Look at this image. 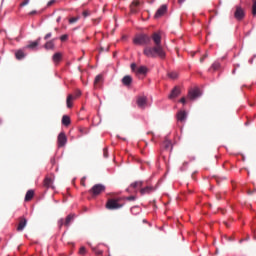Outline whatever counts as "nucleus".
Returning a JSON list of instances; mask_svg holds the SVG:
<instances>
[{
  "label": "nucleus",
  "mask_w": 256,
  "mask_h": 256,
  "mask_svg": "<svg viewBox=\"0 0 256 256\" xmlns=\"http://www.w3.org/2000/svg\"><path fill=\"white\" fill-rule=\"evenodd\" d=\"M152 40L155 44L153 47H145L143 53L146 57H151L155 59V57H159L160 59H165L167 54L165 53V49L161 45V35L157 32L152 34Z\"/></svg>",
  "instance_id": "obj_1"
},
{
  "label": "nucleus",
  "mask_w": 256,
  "mask_h": 256,
  "mask_svg": "<svg viewBox=\"0 0 256 256\" xmlns=\"http://www.w3.org/2000/svg\"><path fill=\"white\" fill-rule=\"evenodd\" d=\"M122 198H110L106 202V209L109 211H115L117 209H121L123 207V204L121 203Z\"/></svg>",
  "instance_id": "obj_2"
},
{
  "label": "nucleus",
  "mask_w": 256,
  "mask_h": 256,
  "mask_svg": "<svg viewBox=\"0 0 256 256\" xmlns=\"http://www.w3.org/2000/svg\"><path fill=\"white\" fill-rule=\"evenodd\" d=\"M133 43L134 45H149V43H151V37L141 34L133 39Z\"/></svg>",
  "instance_id": "obj_3"
},
{
  "label": "nucleus",
  "mask_w": 256,
  "mask_h": 256,
  "mask_svg": "<svg viewBox=\"0 0 256 256\" xmlns=\"http://www.w3.org/2000/svg\"><path fill=\"white\" fill-rule=\"evenodd\" d=\"M81 97V90H76L74 94H69L66 98V105L68 109L73 107V102Z\"/></svg>",
  "instance_id": "obj_4"
},
{
  "label": "nucleus",
  "mask_w": 256,
  "mask_h": 256,
  "mask_svg": "<svg viewBox=\"0 0 256 256\" xmlns=\"http://www.w3.org/2000/svg\"><path fill=\"white\" fill-rule=\"evenodd\" d=\"M89 193L92 195V197H97L101 195V193H105V185L96 184L89 190Z\"/></svg>",
  "instance_id": "obj_5"
},
{
  "label": "nucleus",
  "mask_w": 256,
  "mask_h": 256,
  "mask_svg": "<svg viewBox=\"0 0 256 256\" xmlns=\"http://www.w3.org/2000/svg\"><path fill=\"white\" fill-rule=\"evenodd\" d=\"M131 69L134 73H136V75H147L149 69L147 68V66H140L137 68V64L132 63L131 64Z\"/></svg>",
  "instance_id": "obj_6"
},
{
  "label": "nucleus",
  "mask_w": 256,
  "mask_h": 256,
  "mask_svg": "<svg viewBox=\"0 0 256 256\" xmlns=\"http://www.w3.org/2000/svg\"><path fill=\"white\" fill-rule=\"evenodd\" d=\"M235 9V19H237V21H243V19H245V9H243L241 6H236Z\"/></svg>",
  "instance_id": "obj_7"
},
{
  "label": "nucleus",
  "mask_w": 256,
  "mask_h": 256,
  "mask_svg": "<svg viewBox=\"0 0 256 256\" xmlns=\"http://www.w3.org/2000/svg\"><path fill=\"white\" fill-rule=\"evenodd\" d=\"M73 219H75V215L70 214L66 217V220L60 219L58 221V225L59 227H63V225H65V227H69V225H71V223L73 222Z\"/></svg>",
  "instance_id": "obj_8"
},
{
  "label": "nucleus",
  "mask_w": 256,
  "mask_h": 256,
  "mask_svg": "<svg viewBox=\"0 0 256 256\" xmlns=\"http://www.w3.org/2000/svg\"><path fill=\"white\" fill-rule=\"evenodd\" d=\"M188 97L191 99V101H195L197 97H201V90L199 88H193L189 90Z\"/></svg>",
  "instance_id": "obj_9"
},
{
  "label": "nucleus",
  "mask_w": 256,
  "mask_h": 256,
  "mask_svg": "<svg viewBox=\"0 0 256 256\" xmlns=\"http://www.w3.org/2000/svg\"><path fill=\"white\" fill-rule=\"evenodd\" d=\"M136 103L139 109H145L147 107V96L145 95L138 96Z\"/></svg>",
  "instance_id": "obj_10"
},
{
  "label": "nucleus",
  "mask_w": 256,
  "mask_h": 256,
  "mask_svg": "<svg viewBox=\"0 0 256 256\" xmlns=\"http://www.w3.org/2000/svg\"><path fill=\"white\" fill-rule=\"evenodd\" d=\"M167 13V5H162L155 13L154 17L155 19H159L163 17Z\"/></svg>",
  "instance_id": "obj_11"
},
{
  "label": "nucleus",
  "mask_w": 256,
  "mask_h": 256,
  "mask_svg": "<svg viewBox=\"0 0 256 256\" xmlns=\"http://www.w3.org/2000/svg\"><path fill=\"white\" fill-rule=\"evenodd\" d=\"M67 144V136L65 135V133H60L58 135V147H65V145Z\"/></svg>",
  "instance_id": "obj_12"
},
{
  "label": "nucleus",
  "mask_w": 256,
  "mask_h": 256,
  "mask_svg": "<svg viewBox=\"0 0 256 256\" xmlns=\"http://www.w3.org/2000/svg\"><path fill=\"white\" fill-rule=\"evenodd\" d=\"M162 147L165 149V151H169V153H171V151H173V143L171 142V140L165 138Z\"/></svg>",
  "instance_id": "obj_13"
},
{
  "label": "nucleus",
  "mask_w": 256,
  "mask_h": 256,
  "mask_svg": "<svg viewBox=\"0 0 256 256\" xmlns=\"http://www.w3.org/2000/svg\"><path fill=\"white\" fill-rule=\"evenodd\" d=\"M25 227H27V219L25 217H20L17 226V231L21 232L23 231V229H25Z\"/></svg>",
  "instance_id": "obj_14"
},
{
  "label": "nucleus",
  "mask_w": 256,
  "mask_h": 256,
  "mask_svg": "<svg viewBox=\"0 0 256 256\" xmlns=\"http://www.w3.org/2000/svg\"><path fill=\"white\" fill-rule=\"evenodd\" d=\"M179 95H181V89L179 86H175L168 97L169 99H176Z\"/></svg>",
  "instance_id": "obj_15"
},
{
  "label": "nucleus",
  "mask_w": 256,
  "mask_h": 256,
  "mask_svg": "<svg viewBox=\"0 0 256 256\" xmlns=\"http://www.w3.org/2000/svg\"><path fill=\"white\" fill-rule=\"evenodd\" d=\"M140 2L138 0H134L130 5L131 13H137L139 11Z\"/></svg>",
  "instance_id": "obj_16"
},
{
  "label": "nucleus",
  "mask_w": 256,
  "mask_h": 256,
  "mask_svg": "<svg viewBox=\"0 0 256 256\" xmlns=\"http://www.w3.org/2000/svg\"><path fill=\"white\" fill-rule=\"evenodd\" d=\"M177 119H178V121L183 123L187 119V112L185 110H180L177 113Z\"/></svg>",
  "instance_id": "obj_17"
},
{
  "label": "nucleus",
  "mask_w": 256,
  "mask_h": 256,
  "mask_svg": "<svg viewBox=\"0 0 256 256\" xmlns=\"http://www.w3.org/2000/svg\"><path fill=\"white\" fill-rule=\"evenodd\" d=\"M155 191V187L146 186L140 190L141 195H149V193H153Z\"/></svg>",
  "instance_id": "obj_18"
},
{
  "label": "nucleus",
  "mask_w": 256,
  "mask_h": 256,
  "mask_svg": "<svg viewBox=\"0 0 256 256\" xmlns=\"http://www.w3.org/2000/svg\"><path fill=\"white\" fill-rule=\"evenodd\" d=\"M122 83L126 87H129L133 83V78L130 75H126L122 78Z\"/></svg>",
  "instance_id": "obj_19"
},
{
  "label": "nucleus",
  "mask_w": 256,
  "mask_h": 256,
  "mask_svg": "<svg viewBox=\"0 0 256 256\" xmlns=\"http://www.w3.org/2000/svg\"><path fill=\"white\" fill-rule=\"evenodd\" d=\"M44 187H46L47 189H50L51 187H53V179L46 177L44 179Z\"/></svg>",
  "instance_id": "obj_20"
},
{
  "label": "nucleus",
  "mask_w": 256,
  "mask_h": 256,
  "mask_svg": "<svg viewBox=\"0 0 256 256\" xmlns=\"http://www.w3.org/2000/svg\"><path fill=\"white\" fill-rule=\"evenodd\" d=\"M62 125H65V127H69V125H71V118L67 115H64L62 117Z\"/></svg>",
  "instance_id": "obj_21"
},
{
  "label": "nucleus",
  "mask_w": 256,
  "mask_h": 256,
  "mask_svg": "<svg viewBox=\"0 0 256 256\" xmlns=\"http://www.w3.org/2000/svg\"><path fill=\"white\" fill-rule=\"evenodd\" d=\"M35 195V192L33 190H28L25 195V201H31Z\"/></svg>",
  "instance_id": "obj_22"
},
{
  "label": "nucleus",
  "mask_w": 256,
  "mask_h": 256,
  "mask_svg": "<svg viewBox=\"0 0 256 256\" xmlns=\"http://www.w3.org/2000/svg\"><path fill=\"white\" fill-rule=\"evenodd\" d=\"M62 58H63V55L59 52L55 53L52 57L54 63H59V61H61Z\"/></svg>",
  "instance_id": "obj_23"
},
{
  "label": "nucleus",
  "mask_w": 256,
  "mask_h": 256,
  "mask_svg": "<svg viewBox=\"0 0 256 256\" xmlns=\"http://www.w3.org/2000/svg\"><path fill=\"white\" fill-rule=\"evenodd\" d=\"M16 59L21 60L25 58V52H23V50H18L15 53Z\"/></svg>",
  "instance_id": "obj_24"
},
{
  "label": "nucleus",
  "mask_w": 256,
  "mask_h": 256,
  "mask_svg": "<svg viewBox=\"0 0 256 256\" xmlns=\"http://www.w3.org/2000/svg\"><path fill=\"white\" fill-rule=\"evenodd\" d=\"M39 41H41V38H39L38 40L34 41V42H31L27 48L28 49H35V47H37L39 45Z\"/></svg>",
  "instance_id": "obj_25"
},
{
  "label": "nucleus",
  "mask_w": 256,
  "mask_h": 256,
  "mask_svg": "<svg viewBox=\"0 0 256 256\" xmlns=\"http://www.w3.org/2000/svg\"><path fill=\"white\" fill-rule=\"evenodd\" d=\"M45 49L49 50V49H54L55 47V43H53V40H50L48 42H46V44L44 45Z\"/></svg>",
  "instance_id": "obj_26"
},
{
  "label": "nucleus",
  "mask_w": 256,
  "mask_h": 256,
  "mask_svg": "<svg viewBox=\"0 0 256 256\" xmlns=\"http://www.w3.org/2000/svg\"><path fill=\"white\" fill-rule=\"evenodd\" d=\"M101 81H103V76L97 75L94 80V87H97V85H99V83H101Z\"/></svg>",
  "instance_id": "obj_27"
},
{
  "label": "nucleus",
  "mask_w": 256,
  "mask_h": 256,
  "mask_svg": "<svg viewBox=\"0 0 256 256\" xmlns=\"http://www.w3.org/2000/svg\"><path fill=\"white\" fill-rule=\"evenodd\" d=\"M131 187L133 189H137L139 187H143V182H141V181L134 182V183L131 184Z\"/></svg>",
  "instance_id": "obj_28"
},
{
  "label": "nucleus",
  "mask_w": 256,
  "mask_h": 256,
  "mask_svg": "<svg viewBox=\"0 0 256 256\" xmlns=\"http://www.w3.org/2000/svg\"><path fill=\"white\" fill-rule=\"evenodd\" d=\"M168 77L170 79H177V77H179V73H177V72H169L168 73Z\"/></svg>",
  "instance_id": "obj_29"
},
{
  "label": "nucleus",
  "mask_w": 256,
  "mask_h": 256,
  "mask_svg": "<svg viewBox=\"0 0 256 256\" xmlns=\"http://www.w3.org/2000/svg\"><path fill=\"white\" fill-rule=\"evenodd\" d=\"M221 67V64L219 62H214L212 64L213 71H218V69Z\"/></svg>",
  "instance_id": "obj_30"
},
{
  "label": "nucleus",
  "mask_w": 256,
  "mask_h": 256,
  "mask_svg": "<svg viewBox=\"0 0 256 256\" xmlns=\"http://www.w3.org/2000/svg\"><path fill=\"white\" fill-rule=\"evenodd\" d=\"M79 21V17H72L69 19V23L73 24V23H77Z\"/></svg>",
  "instance_id": "obj_31"
},
{
  "label": "nucleus",
  "mask_w": 256,
  "mask_h": 256,
  "mask_svg": "<svg viewBox=\"0 0 256 256\" xmlns=\"http://www.w3.org/2000/svg\"><path fill=\"white\" fill-rule=\"evenodd\" d=\"M252 15L254 17L256 16V2H253V5H252Z\"/></svg>",
  "instance_id": "obj_32"
},
{
  "label": "nucleus",
  "mask_w": 256,
  "mask_h": 256,
  "mask_svg": "<svg viewBox=\"0 0 256 256\" xmlns=\"http://www.w3.org/2000/svg\"><path fill=\"white\" fill-rule=\"evenodd\" d=\"M103 155H104L105 159H107V157H109V150L107 148L103 149Z\"/></svg>",
  "instance_id": "obj_33"
},
{
  "label": "nucleus",
  "mask_w": 256,
  "mask_h": 256,
  "mask_svg": "<svg viewBox=\"0 0 256 256\" xmlns=\"http://www.w3.org/2000/svg\"><path fill=\"white\" fill-rule=\"evenodd\" d=\"M82 15H83V17H89V15H91V12L89 10H84L82 12Z\"/></svg>",
  "instance_id": "obj_34"
},
{
  "label": "nucleus",
  "mask_w": 256,
  "mask_h": 256,
  "mask_svg": "<svg viewBox=\"0 0 256 256\" xmlns=\"http://www.w3.org/2000/svg\"><path fill=\"white\" fill-rule=\"evenodd\" d=\"M85 253H87V250L85 249V247H81L80 250H79V254L80 255H85Z\"/></svg>",
  "instance_id": "obj_35"
},
{
  "label": "nucleus",
  "mask_w": 256,
  "mask_h": 256,
  "mask_svg": "<svg viewBox=\"0 0 256 256\" xmlns=\"http://www.w3.org/2000/svg\"><path fill=\"white\" fill-rule=\"evenodd\" d=\"M67 39H69V36L67 34H64L60 37L61 41H67Z\"/></svg>",
  "instance_id": "obj_36"
},
{
  "label": "nucleus",
  "mask_w": 256,
  "mask_h": 256,
  "mask_svg": "<svg viewBox=\"0 0 256 256\" xmlns=\"http://www.w3.org/2000/svg\"><path fill=\"white\" fill-rule=\"evenodd\" d=\"M135 199H137V197H135V196L126 197V201H135Z\"/></svg>",
  "instance_id": "obj_37"
},
{
  "label": "nucleus",
  "mask_w": 256,
  "mask_h": 256,
  "mask_svg": "<svg viewBox=\"0 0 256 256\" xmlns=\"http://www.w3.org/2000/svg\"><path fill=\"white\" fill-rule=\"evenodd\" d=\"M30 0H24L21 4L20 7H25V5H29Z\"/></svg>",
  "instance_id": "obj_38"
},
{
  "label": "nucleus",
  "mask_w": 256,
  "mask_h": 256,
  "mask_svg": "<svg viewBox=\"0 0 256 256\" xmlns=\"http://www.w3.org/2000/svg\"><path fill=\"white\" fill-rule=\"evenodd\" d=\"M52 5H55V0H50V1L47 3V7H51Z\"/></svg>",
  "instance_id": "obj_39"
},
{
  "label": "nucleus",
  "mask_w": 256,
  "mask_h": 256,
  "mask_svg": "<svg viewBox=\"0 0 256 256\" xmlns=\"http://www.w3.org/2000/svg\"><path fill=\"white\" fill-rule=\"evenodd\" d=\"M207 59V54H205L203 57L200 58V63H203Z\"/></svg>",
  "instance_id": "obj_40"
},
{
  "label": "nucleus",
  "mask_w": 256,
  "mask_h": 256,
  "mask_svg": "<svg viewBox=\"0 0 256 256\" xmlns=\"http://www.w3.org/2000/svg\"><path fill=\"white\" fill-rule=\"evenodd\" d=\"M51 35H52L51 33L46 34L44 37L45 41H47V39H50Z\"/></svg>",
  "instance_id": "obj_41"
},
{
  "label": "nucleus",
  "mask_w": 256,
  "mask_h": 256,
  "mask_svg": "<svg viewBox=\"0 0 256 256\" xmlns=\"http://www.w3.org/2000/svg\"><path fill=\"white\" fill-rule=\"evenodd\" d=\"M186 102H187V100L185 99V97L180 99V103H183V105H185Z\"/></svg>",
  "instance_id": "obj_42"
},
{
  "label": "nucleus",
  "mask_w": 256,
  "mask_h": 256,
  "mask_svg": "<svg viewBox=\"0 0 256 256\" xmlns=\"http://www.w3.org/2000/svg\"><path fill=\"white\" fill-rule=\"evenodd\" d=\"M96 255H103V252L101 250H95Z\"/></svg>",
  "instance_id": "obj_43"
},
{
  "label": "nucleus",
  "mask_w": 256,
  "mask_h": 256,
  "mask_svg": "<svg viewBox=\"0 0 256 256\" xmlns=\"http://www.w3.org/2000/svg\"><path fill=\"white\" fill-rule=\"evenodd\" d=\"M81 185H83V187H85V178L81 179Z\"/></svg>",
  "instance_id": "obj_44"
},
{
  "label": "nucleus",
  "mask_w": 256,
  "mask_h": 256,
  "mask_svg": "<svg viewBox=\"0 0 256 256\" xmlns=\"http://www.w3.org/2000/svg\"><path fill=\"white\" fill-rule=\"evenodd\" d=\"M37 14V11L33 10L29 13V15H36Z\"/></svg>",
  "instance_id": "obj_45"
},
{
  "label": "nucleus",
  "mask_w": 256,
  "mask_h": 256,
  "mask_svg": "<svg viewBox=\"0 0 256 256\" xmlns=\"http://www.w3.org/2000/svg\"><path fill=\"white\" fill-rule=\"evenodd\" d=\"M92 21H93L94 24H97V23H99L100 20L99 19H93Z\"/></svg>",
  "instance_id": "obj_46"
},
{
  "label": "nucleus",
  "mask_w": 256,
  "mask_h": 256,
  "mask_svg": "<svg viewBox=\"0 0 256 256\" xmlns=\"http://www.w3.org/2000/svg\"><path fill=\"white\" fill-rule=\"evenodd\" d=\"M178 3L181 5L182 3H185V0H178Z\"/></svg>",
  "instance_id": "obj_47"
},
{
  "label": "nucleus",
  "mask_w": 256,
  "mask_h": 256,
  "mask_svg": "<svg viewBox=\"0 0 256 256\" xmlns=\"http://www.w3.org/2000/svg\"><path fill=\"white\" fill-rule=\"evenodd\" d=\"M57 23H59V21H61V16L57 18Z\"/></svg>",
  "instance_id": "obj_48"
},
{
  "label": "nucleus",
  "mask_w": 256,
  "mask_h": 256,
  "mask_svg": "<svg viewBox=\"0 0 256 256\" xmlns=\"http://www.w3.org/2000/svg\"><path fill=\"white\" fill-rule=\"evenodd\" d=\"M248 195H253V192H251V191H248Z\"/></svg>",
  "instance_id": "obj_49"
},
{
  "label": "nucleus",
  "mask_w": 256,
  "mask_h": 256,
  "mask_svg": "<svg viewBox=\"0 0 256 256\" xmlns=\"http://www.w3.org/2000/svg\"><path fill=\"white\" fill-rule=\"evenodd\" d=\"M1 123H3V120L0 119V125H1Z\"/></svg>",
  "instance_id": "obj_50"
},
{
  "label": "nucleus",
  "mask_w": 256,
  "mask_h": 256,
  "mask_svg": "<svg viewBox=\"0 0 256 256\" xmlns=\"http://www.w3.org/2000/svg\"><path fill=\"white\" fill-rule=\"evenodd\" d=\"M254 239H255V241H256V236H254Z\"/></svg>",
  "instance_id": "obj_51"
}]
</instances>
